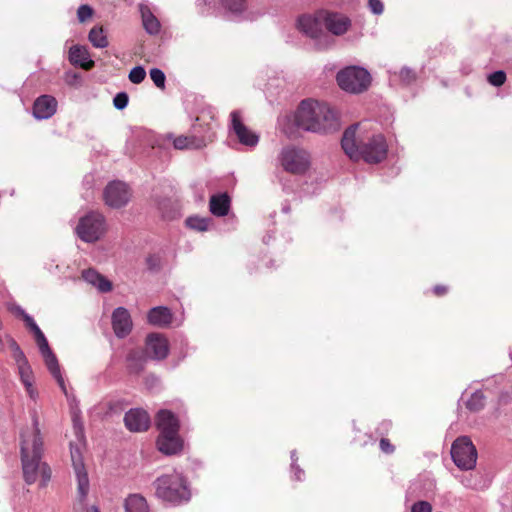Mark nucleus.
I'll use <instances>...</instances> for the list:
<instances>
[{"label":"nucleus","mask_w":512,"mask_h":512,"mask_svg":"<svg viewBox=\"0 0 512 512\" xmlns=\"http://www.w3.org/2000/svg\"><path fill=\"white\" fill-rule=\"evenodd\" d=\"M129 141L136 145L139 156L159 159L172 157V150H196L206 145L203 137L175 136L173 133L158 135L143 127L131 128Z\"/></svg>","instance_id":"1"},{"label":"nucleus","mask_w":512,"mask_h":512,"mask_svg":"<svg viewBox=\"0 0 512 512\" xmlns=\"http://www.w3.org/2000/svg\"><path fill=\"white\" fill-rule=\"evenodd\" d=\"M32 424L20 432V456L23 478L26 484H34L40 479V487H45L51 479V469L43 461V437L36 410L31 411Z\"/></svg>","instance_id":"2"},{"label":"nucleus","mask_w":512,"mask_h":512,"mask_svg":"<svg viewBox=\"0 0 512 512\" xmlns=\"http://www.w3.org/2000/svg\"><path fill=\"white\" fill-rule=\"evenodd\" d=\"M341 147L345 154L362 160H384L388 156V144L383 134L374 130L369 121L354 123L342 135Z\"/></svg>","instance_id":"3"},{"label":"nucleus","mask_w":512,"mask_h":512,"mask_svg":"<svg viewBox=\"0 0 512 512\" xmlns=\"http://www.w3.org/2000/svg\"><path fill=\"white\" fill-rule=\"evenodd\" d=\"M295 125L305 131L327 134L340 128L337 113L325 102L304 99L294 115Z\"/></svg>","instance_id":"4"},{"label":"nucleus","mask_w":512,"mask_h":512,"mask_svg":"<svg viewBox=\"0 0 512 512\" xmlns=\"http://www.w3.org/2000/svg\"><path fill=\"white\" fill-rule=\"evenodd\" d=\"M153 487L157 498L174 505L187 502L190 499V490L186 480L177 472L156 478Z\"/></svg>","instance_id":"5"},{"label":"nucleus","mask_w":512,"mask_h":512,"mask_svg":"<svg viewBox=\"0 0 512 512\" xmlns=\"http://www.w3.org/2000/svg\"><path fill=\"white\" fill-rule=\"evenodd\" d=\"M157 427L160 435L157 439L158 449L172 455L181 450L182 442L178 435L179 421L169 410H160L157 415Z\"/></svg>","instance_id":"6"},{"label":"nucleus","mask_w":512,"mask_h":512,"mask_svg":"<svg viewBox=\"0 0 512 512\" xmlns=\"http://www.w3.org/2000/svg\"><path fill=\"white\" fill-rule=\"evenodd\" d=\"M372 77L369 71L358 65H349L340 69L336 74L338 86L350 94H361L368 90Z\"/></svg>","instance_id":"7"},{"label":"nucleus","mask_w":512,"mask_h":512,"mask_svg":"<svg viewBox=\"0 0 512 512\" xmlns=\"http://www.w3.org/2000/svg\"><path fill=\"white\" fill-rule=\"evenodd\" d=\"M298 29L315 41L316 48L323 50L331 45V39L324 30V20L320 10L314 14H303L297 20Z\"/></svg>","instance_id":"8"},{"label":"nucleus","mask_w":512,"mask_h":512,"mask_svg":"<svg viewBox=\"0 0 512 512\" xmlns=\"http://www.w3.org/2000/svg\"><path fill=\"white\" fill-rule=\"evenodd\" d=\"M75 231L82 241L88 243L95 242L106 231L105 218L101 213L89 212L79 219Z\"/></svg>","instance_id":"9"},{"label":"nucleus","mask_w":512,"mask_h":512,"mask_svg":"<svg viewBox=\"0 0 512 512\" xmlns=\"http://www.w3.org/2000/svg\"><path fill=\"white\" fill-rule=\"evenodd\" d=\"M451 457L458 468L471 470L476 466L477 450L469 437L461 436L452 444Z\"/></svg>","instance_id":"10"},{"label":"nucleus","mask_w":512,"mask_h":512,"mask_svg":"<svg viewBox=\"0 0 512 512\" xmlns=\"http://www.w3.org/2000/svg\"><path fill=\"white\" fill-rule=\"evenodd\" d=\"M132 192L129 185L120 180L107 184L103 191V199L107 206L113 209L125 207L131 200Z\"/></svg>","instance_id":"11"},{"label":"nucleus","mask_w":512,"mask_h":512,"mask_svg":"<svg viewBox=\"0 0 512 512\" xmlns=\"http://www.w3.org/2000/svg\"><path fill=\"white\" fill-rule=\"evenodd\" d=\"M230 131L236 136L241 145L248 148L255 147L259 142V136L243 123L238 110L230 113Z\"/></svg>","instance_id":"12"},{"label":"nucleus","mask_w":512,"mask_h":512,"mask_svg":"<svg viewBox=\"0 0 512 512\" xmlns=\"http://www.w3.org/2000/svg\"><path fill=\"white\" fill-rule=\"evenodd\" d=\"M227 18L233 21H253L260 14L249 10L247 0H219Z\"/></svg>","instance_id":"13"},{"label":"nucleus","mask_w":512,"mask_h":512,"mask_svg":"<svg viewBox=\"0 0 512 512\" xmlns=\"http://www.w3.org/2000/svg\"><path fill=\"white\" fill-rule=\"evenodd\" d=\"M71 460L78 484V493L83 500L89 491V478L78 447L70 446Z\"/></svg>","instance_id":"14"},{"label":"nucleus","mask_w":512,"mask_h":512,"mask_svg":"<svg viewBox=\"0 0 512 512\" xmlns=\"http://www.w3.org/2000/svg\"><path fill=\"white\" fill-rule=\"evenodd\" d=\"M320 15L324 20V29L335 36L345 34L351 26V20L341 13L320 10Z\"/></svg>","instance_id":"15"},{"label":"nucleus","mask_w":512,"mask_h":512,"mask_svg":"<svg viewBox=\"0 0 512 512\" xmlns=\"http://www.w3.org/2000/svg\"><path fill=\"white\" fill-rule=\"evenodd\" d=\"M145 352L154 360H163L168 356L169 344L166 337L158 333H151L146 337Z\"/></svg>","instance_id":"16"},{"label":"nucleus","mask_w":512,"mask_h":512,"mask_svg":"<svg viewBox=\"0 0 512 512\" xmlns=\"http://www.w3.org/2000/svg\"><path fill=\"white\" fill-rule=\"evenodd\" d=\"M57 100L51 95H41L34 101L32 112L38 120L51 118L57 111Z\"/></svg>","instance_id":"17"},{"label":"nucleus","mask_w":512,"mask_h":512,"mask_svg":"<svg viewBox=\"0 0 512 512\" xmlns=\"http://www.w3.org/2000/svg\"><path fill=\"white\" fill-rule=\"evenodd\" d=\"M132 326V319L126 308L118 307L113 311L112 327L118 338L126 337L131 332Z\"/></svg>","instance_id":"18"},{"label":"nucleus","mask_w":512,"mask_h":512,"mask_svg":"<svg viewBox=\"0 0 512 512\" xmlns=\"http://www.w3.org/2000/svg\"><path fill=\"white\" fill-rule=\"evenodd\" d=\"M124 423L128 430L141 432L148 429L150 417L147 412L142 409H131L125 414Z\"/></svg>","instance_id":"19"},{"label":"nucleus","mask_w":512,"mask_h":512,"mask_svg":"<svg viewBox=\"0 0 512 512\" xmlns=\"http://www.w3.org/2000/svg\"><path fill=\"white\" fill-rule=\"evenodd\" d=\"M69 62L75 67L90 70L95 63L91 59L88 49L85 46L76 44L70 47L68 54Z\"/></svg>","instance_id":"20"},{"label":"nucleus","mask_w":512,"mask_h":512,"mask_svg":"<svg viewBox=\"0 0 512 512\" xmlns=\"http://www.w3.org/2000/svg\"><path fill=\"white\" fill-rule=\"evenodd\" d=\"M147 318L153 326L166 327L172 322L173 315L169 308L157 306L148 312Z\"/></svg>","instance_id":"21"},{"label":"nucleus","mask_w":512,"mask_h":512,"mask_svg":"<svg viewBox=\"0 0 512 512\" xmlns=\"http://www.w3.org/2000/svg\"><path fill=\"white\" fill-rule=\"evenodd\" d=\"M82 278L87 283L96 287L100 292L105 293L112 289L111 282L92 268L83 270Z\"/></svg>","instance_id":"22"},{"label":"nucleus","mask_w":512,"mask_h":512,"mask_svg":"<svg viewBox=\"0 0 512 512\" xmlns=\"http://www.w3.org/2000/svg\"><path fill=\"white\" fill-rule=\"evenodd\" d=\"M230 209V198L226 193L212 195L209 201L210 212L217 217L226 216Z\"/></svg>","instance_id":"23"},{"label":"nucleus","mask_w":512,"mask_h":512,"mask_svg":"<svg viewBox=\"0 0 512 512\" xmlns=\"http://www.w3.org/2000/svg\"><path fill=\"white\" fill-rule=\"evenodd\" d=\"M45 365L49 372L52 374V376L56 379L59 387L61 388L62 392L64 394H67V389L65 385L64 378L61 374L60 366L58 363V360L55 356V354L52 352H49L48 354L42 355Z\"/></svg>","instance_id":"24"},{"label":"nucleus","mask_w":512,"mask_h":512,"mask_svg":"<svg viewBox=\"0 0 512 512\" xmlns=\"http://www.w3.org/2000/svg\"><path fill=\"white\" fill-rule=\"evenodd\" d=\"M125 512H149L146 499L140 494L129 495L124 503Z\"/></svg>","instance_id":"25"},{"label":"nucleus","mask_w":512,"mask_h":512,"mask_svg":"<svg viewBox=\"0 0 512 512\" xmlns=\"http://www.w3.org/2000/svg\"><path fill=\"white\" fill-rule=\"evenodd\" d=\"M141 15L145 31L150 35H157L160 32L161 25L156 16L147 8L141 9Z\"/></svg>","instance_id":"26"},{"label":"nucleus","mask_w":512,"mask_h":512,"mask_svg":"<svg viewBox=\"0 0 512 512\" xmlns=\"http://www.w3.org/2000/svg\"><path fill=\"white\" fill-rule=\"evenodd\" d=\"M308 157V153L304 149L288 145L282 149L279 160H308Z\"/></svg>","instance_id":"27"},{"label":"nucleus","mask_w":512,"mask_h":512,"mask_svg":"<svg viewBox=\"0 0 512 512\" xmlns=\"http://www.w3.org/2000/svg\"><path fill=\"white\" fill-rule=\"evenodd\" d=\"M88 39L96 48H105L109 44L107 36L101 26L93 27L88 34Z\"/></svg>","instance_id":"28"},{"label":"nucleus","mask_w":512,"mask_h":512,"mask_svg":"<svg viewBox=\"0 0 512 512\" xmlns=\"http://www.w3.org/2000/svg\"><path fill=\"white\" fill-rule=\"evenodd\" d=\"M417 75L409 67H402L398 72L393 73L392 80H399L404 86H409L416 81Z\"/></svg>","instance_id":"29"},{"label":"nucleus","mask_w":512,"mask_h":512,"mask_svg":"<svg viewBox=\"0 0 512 512\" xmlns=\"http://www.w3.org/2000/svg\"><path fill=\"white\" fill-rule=\"evenodd\" d=\"M185 222L188 228L204 232L209 229L211 219L207 217L191 216L188 217Z\"/></svg>","instance_id":"30"},{"label":"nucleus","mask_w":512,"mask_h":512,"mask_svg":"<svg viewBox=\"0 0 512 512\" xmlns=\"http://www.w3.org/2000/svg\"><path fill=\"white\" fill-rule=\"evenodd\" d=\"M11 355L15 361L19 374H27V371L32 370L27 357L20 347L17 348L14 352H11Z\"/></svg>","instance_id":"31"},{"label":"nucleus","mask_w":512,"mask_h":512,"mask_svg":"<svg viewBox=\"0 0 512 512\" xmlns=\"http://www.w3.org/2000/svg\"><path fill=\"white\" fill-rule=\"evenodd\" d=\"M485 406V396L482 391H475L466 402V407L472 412H478Z\"/></svg>","instance_id":"32"},{"label":"nucleus","mask_w":512,"mask_h":512,"mask_svg":"<svg viewBox=\"0 0 512 512\" xmlns=\"http://www.w3.org/2000/svg\"><path fill=\"white\" fill-rule=\"evenodd\" d=\"M20 376V380L21 382L23 383V385L25 386L26 388V391H27V394L29 395V397L33 400H35L38 396V393L36 391V389L33 387V371L30 370V371H27V374L24 373L23 374H19Z\"/></svg>","instance_id":"33"},{"label":"nucleus","mask_w":512,"mask_h":512,"mask_svg":"<svg viewBox=\"0 0 512 512\" xmlns=\"http://www.w3.org/2000/svg\"><path fill=\"white\" fill-rule=\"evenodd\" d=\"M480 475L477 473H470L460 477L461 484L469 489L477 490L480 488Z\"/></svg>","instance_id":"34"},{"label":"nucleus","mask_w":512,"mask_h":512,"mask_svg":"<svg viewBox=\"0 0 512 512\" xmlns=\"http://www.w3.org/2000/svg\"><path fill=\"white\" fill-rule=\"evenodd\" d=\"M283 169L292 174H302L308 167L309 162H281Z\"/></svg>","instance_id":"35"},{"label":"nucleus","mask_w":512,"mask_h":512,"mask_svg":"<svg viewBox=\"0 0 512 512\" xmlns=\"http://www.w3.org/2000/svg\"><path fill=\"white\" fill-rule=\"evenodd\" d=\"M506 80L507 75L504 70H497L487 75V82L494 87H501Z\"/></svg>","instance_id":"36"},{"label":"nucleus","mask_w":512,"mask_h":512,"mask_svg":"<svg viewBox=\"0 0 512 512\" xmlns=\"http://www.w3.org/2000/svg\"><path fill=\"white\" fill-rule=\"evenodd\" d=\"M219 4V0H196V7L201 15H207Z\"/></svg>","instance_id":"37"},{"label":"nucleus","mask_w":512,"mask_h":512,"mask_svg":"<svg viewBox=\"0 0 512 512\" xmlns=\"http://www.w3.org/2000/svg\"><path fill=\"white\" fill-rule=\"evenodd\" d=\"M282 86V82L280 79H272L266 84L265 94L270 102L273 101V98L278 94V88Z\"/></svg>","instance_id":"38"},{"label":"nucleus","mask_w":512,"mask_h":512,"mask_svg":"<svg viewBox=\"0 0 512 512\" xmlns=\"http://www.w3.org/2000/svg\"><path fill=\"white\" fill-rule=\"evenodd\" d=\"M150 78L158 88L165 87L166 76L164 72L159 68H152L149 72Z\"/></svg>","instance_id":"39"},{"label":"nucleus","mask_w":512,"mask_h":512,"mask_svg":"<svg viewBox=\"0 0 512 512\" xmlns=\"http://www.w3.org/2000/svg\"><path fill=\"white\" fill-rule=\"evenodd\" d=\"M146 77V71L142 66L133 67L128 75L129 80L134 84L141 83Z\"/></svg>","instance_id":"40"},{"label":"nucleus","mask_w":512,"mask_h":512,"mask_svg":"<svg viewBox=\"0 0 512 512\" xmlns=\"http://www.w3.org/2000/svg\"><path fill=\"white\" fill-rule=\"evenodd\" d=\"M34 338L37 343V346H38L41 356L48 354L49 352H52L43 332H39L37 335L34 336Z\"/></svg>","instance_id":"41"},{"label":"nucleus","mask_w":512,"mask_h":512,"mask_svg":"<svg viewBox=\"0 0 512 512\" xmlns=\"http://www.w3.org/2000/svg\"><path fill=\"white\" fill-rule=\"evenodd\" d=\"M129 96L126 92H119L113 98V105L118 110H123L127 107Z\"/></svg>","instance_id":"42"},{"label":"nucleus","mask_w":512,"mask_h":512,"mask_svg":"<svg viewBox=\"0 0 512 512\" xmlns=\"http://www.w3.org/2000/svg\"><path fill=\"white\" fill-rule=\"evenodd\" d=\"M93 14V9L86 4L80 5L77 10V17L79 22L83 23L88 20Z\"/></svg>","instance_id":"43"},{"label":"nucleus","mask_w":512,"mask_h":512,"mask_svg":"<svg viewBox=\"0 0 512 512\" xmlns=\"http://www.w3.org/2000/svg\"><path fill=\"white\" fill-rule=\"evenodd\" d=\"M411 512H432V505L427 501H417L411 506Z\"/></svg>","instance_id":"44"},{"label":"nucleus","mask_w":512,"mask_h":512,"mask_svg":"<svg viewBox=\"0 0 512 512\" xmlns=\"http://www.w3.org/2000/svg\"><path fill=\"white\" fill-rule=\"evenodd\" d=\"M368 7L375 15H381L384 11V5L381 0H368Z\"/></svg>","instance_id":"45"},{"label":"nucleus","mask_w":512,"mask_h":512,"mask_svg":"<svg viewBox=\"0 0 512 512\" xmlns=\"http://www.w3.org/2000/svg\"><path fill=\"white\" fill-rule=\"evenodd\" d=\"M146 264L150 270H157L161 265V258L159 255L152 254L146 258Z\"/></svg>","instance_id":"46"},{"label":"nucleus","mask_w":512,"mask_h":512,"mask_svg":"<svg viewBox=\"0 0 512 512\" xmlns=\"http://www.w3.org/2000/svg\"><path fill=\"white\" fill-rule=\"evenodd\" d=\"M23 320L26 326L33 332L34 336L37 335L39 332H42L39 326L36 324V322L30 315H25L23 317Z\"/></svg>","instance_id":"47"},{"label":"nucleus","mask_w":512,"mask_h":512,"mask_svg":"<svg viewBox=\"0 0 512 512\" xmlns=\"http://www.w3.org/2000/svg\"><path fill=\"white\" fill-rule=\"evenodd\" d=\"M3 342L7 343L11 352H14L17 348L20 347L19 344L15 341V339L9 334H7L3 337Z\"/></svg>","instance_id":"48"},{"label":"nucleus","mask_w":512,"mask_h":512,"mask_svg":"<svg viewBox=\"0 0 512 512\" xmlns=\"http://www.w3.org/2000/svg\"><path fill=\"white\" fill-rule=\"evenodd\" d=\"M380 449L384 452V453H392L394 451V447L391 445V443L389 442L388 439H385V438H382L380 440Z\"/></svg>","instance_id":"49"},{"label":"nucleus","mask_w":512,"mask_h":512,"mask_svg":"<svg viewBox=\"0 0 512 512\" xmlns=\"http://www.w3.org/2000/svg\"><path fill=\"white\" fill-rule=\"evenodd\" d=\"M292 471L294 473V478L298 481L302 480V476L304 475V471L297 466L296 464H291Z\"/></svg>","instance_id":"50"},{"label":"nucleus","mask_w":512,"mask_h":512,"mask_svg":"<svg viewBox=\"0 0 512 512\" xmlns=\"http://www.w3.org/2000/svg\"><path fill=\"white\" fill-rule=\"evenodd\" d=\"M433 292L438 296L444 295L447 292V287L443 285H436L433 288Z\"/></svg>","instance_id":"51"},{"label":"nucleus","mask_w":512,"mask_h":512,"mask_svg":"<svg viewBox=\"0 0 512 512\" xmlns=\"http://www.w3.org/2000/svg\"><path fill=\"white\" fill-rule=\"evenodd\" d=\"M460 71L463 75H469L472 72V65L469 63H463Z\"/></svg>","instance_id":"52"},{"label":"nucleus","mask_w":512,"mask_h":512,"mask_svg":"<svg viewBox=\"0 0 512 512\" xmlns=\"http://www.w3.org/2000/svg\"><path fill=\"white\" fill-rule=\"evenodd\" d=\"M11 311L14 312L15 314L21 316L22 318L27 315V313L20 307V306H12L11 308Z\"/></svg>","instance_id":"53"},{"label":"nucleus","mask_w":512,"mask_h":512,"mask_svg":"<svg viewBox=\"0 0 512 512\" xmlns=\"http://www.w3.org/2000/svg\"><path fill=\"white\" fill-rule=\"evenodd\" d=\"M386 164H387V169L389 170V172L391 173L392 176L398 174L399 169L394 164H392L391 162H386Z\"/></svg>","instance_id":"54"},{"label":"nucleus","mask_w":512,"mask_h":512,"mask_svg":"<svg viewBox=\"0 0 512 512\" xmlns=\"http://www.w3.org/2000/svg\"><path fill=\"white\" fill-rule=\"evenodd\" d=\"M94 183V176L93 175H87L84 178V184L89 185V188L92 189Z\"/></svg>","instance_id":"55"},{"label":"nucleus","mask_w":512,"mask_h":512,"mask_svg":"<svg viewBox=\"0 0 512 512\" xmlns=\"http://www.w3.org/2000/svg\"><path fill=\"white\" fill-rule=\"evenodd\" d=\"M158 208L159 210L163 213V215H167V211H166V201H163V202H159L158 203Z\"/></svg>","instance_id":"56"},{"label":"nucleus","mask_w":512,"mask_h":512,"mask_svg":"<svg viewBox=\"0 0 512 512\" xmlns=\"http://www.w3.org/2000/svg\"><path fill=\"white\" fill-rule=\"evenodd\" d=\"M291 459H292V464H296L297 457H296V451L295 450H293L291 452Z\"/></svg>","instance_id":"57"},{"label":"nucleus","mask_w":512,"mask_h":512,"mask_svg":"<svg viewBox=\"0 0 512 512\" xmlns=\"http://www.w3.org/2000/svg\"><path fill=\"white\" fill-rule=\"evenodd\" d=\"M77 79H80L79 74H77V73H73V75H72V80H77Z\"/></svg>","instance_id":"58"},{"label":"nucleus","mask_w":512,"mask_h":512,"mask_svg":"<svg viewBox=\"0 0 512 512\" xmlns=\"http://www.w3.org/2000/svg\"><path fill=\"white\" fill-rule=\"evenodd\" d=\"M91 512H99V509L96 506H93L91 508Z\"/></svg>","instance_id":"59"},{"label":"nucleus","mask_w":512,"mask_h":512,"mask_svg":"<svg viewBox=\"0 0 512 512\" xmlns=\"http://www.w3.org/2000/svg\"><path fill=\"white\" fill-rule=\"evenodd\" d=\"M141 370H142V365H140L139 367H136V368L134 369V371H135V372H139V371H141Z\"/></svg>","instance_id":"60"}]
</instances>
